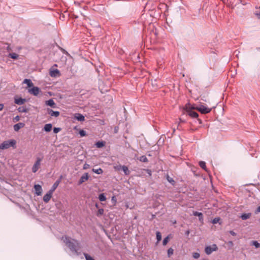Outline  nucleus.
Listing matches in <instances>:
<instances>
[{
    "label": "nucleus",
    "mask_w": 260,
    "mask_h": 260,
    "mask_svg": "<svg viewBox=\"0 0 260 260\" xmlns=\"http://www.w3.org/2000/svg\"><path fill=\"white\" fill-rule=\"evenodd\" d=\"M62 239L72 252L75 253L77 252V247L79 246V242L77 240L72 239L67 236H63Z\"/></svg>",
    "instance_id": "1"
},
{
    "label": "nucleus",
    "mask_w": 260,
    "mask_h": 260,
    "mask_svg": "<svg viewBox=\"0 0 260 260\" xmlns=\"http://www.w3.org/2000/svg\"><path fill=\"white\" fill-rule=\"evenodd\" d=\"M16 141L15 140H9L7 141H4L0 144L1 149H8L11 147H16Z\"/></svg>",
    "instance_id": "2"
},
{
    "label": "nucleus",
    "mask_w": 260,
    "mask_h": 260,
    "mask_svg": "<svg viewBox=\"0 0 260 260\" xmlns=\"http://www.w3.org/2000/svg\"><path fill=\"white\" fill-rule=\"evenodd\" d=\"M196 109L203 114L209 113L211 111V108H208L203 105H200L196 107Z\"/></svg>",
    "instance_id": "3"
},
{
    "label": "nucleus",
    "mask_w": 260,
    "mask_h": 260,
    "mask_svg": "<svg viewBox=\"0 0 260 260\" xmlns=\"http://www.w3.org/2000/svg\"><path fill=\"white\" fill-rule=\"evenodd\" d=\"M218 249L216 244H213L212 246H208L205 248V252L207 254H210L213 251H215Z\"/></svg>",
    "instance_id": "4"
},
{
    "label": "nucleus",
    "mask_w": 260,
    "mask_h": 260,
    "mask_svg": "<svg viewBox=\"0 0 260 260\" xmlns=\"http://www.w3.org/2000/svg\"><path fill=\"white\" fill-rule=\"evenodd\" d=\"M41 161L42 159L41 158L38 157L37 158V160L32 168V171L33 173H36L39 170L41 166Z\"/></svg>",
    "instance_id": "5"
},
{
    "label": "nucleus",
    "mask_w": 260,
    "mask_h": 260,
    "mask_svg": "<svg viewBox=\"0 0 260 260\" xmlns=\"http://www.w3.org/2000/svg\"><path fill=\"white\" fill-rule=\"evenodd\" d=\"M28 92L34 95H37L40 92V89L38 87L32 86V88L28 89Z\"/></svg>",
    "instance_id": "6"
},
{
    "label": "nucleus",
    "mask_w": 260,
    "mask_h": 260,
    "mask_svg": "<svg viewBox=\"0 0 260 260\" xmlns=\"http://www.w3.org/2000/svg\"><path fill=\"white\" fill-rule=\"evenodd\" d=\"M35 192L37 196H40L42 194V188L40 185L36 184L34 186Z\"/></svg>",
    "instance_id": "7"
},
{
    "label": "nucleus",
    "mask_w": 260,
    "mask_h": 260,
    "mask_svg": "<svg viewBox=\"0 0 260 260\" xmlns=\"http://www.w3.org/2000/svg\"><path fill=\"white\" fill-rule=\"evenodd\" d=\"M53 193L49 191L43 197V201L45 203H48L51 199Z\"/></svg>",
    "instance_id": "8"
},
{
    "label": "nucleus",
    "mask_w": 260,
    "mask_h": 260,
    "mask_svg": "<svg viewBox=\"0 0 260 260\" xmlns=\"http://www.w3.org/2000/svg\"><path fill=\"white\" fill-rule=\"evenodd\" d=\"M89 176L88 173H86L84 174L81 177L79 181V184H81L83 182H85L88 179Z\"/></svg>",
    "instance_id": "9"
},
{
    "label": "nucleus",
    "mask_w": 260,
    "mask_h": 260,
    "mask_svg": "<svg viewBox=\"0 0 260 260\" xmlns=\"http://www.w3.org/2000/svg\"><path fill=\"white\" fill-rule=\"evenodd\" d=\"M47 111L48 114L53 117H58L59 115V112L58 111H54L50 109H48Z\"/></svg>",
    "instance_id": "10"
},
{
    "label": "nucleus",
    "mask_w": 260,
    "mask_h": 260,
    "mask_svg": "<svg viewBox=\"0 0 260 260\" xmlns=\"http://www.w3.org/2000/svg\"><path fill=\"white\" fill-rule=\"evenodd\" d=\"M49 74L51 77H55L58 76L59 75V72L57 69L52 70H50Z\"/></svg>",
    "instance_id": "11"
},
{
    "label": "nucleus",
    "mask_w": 260,
    "mask_h": 260,
    "mask_svg": "<svg viewBox=\"0 0 260 260\" xmlns=\"http://www.w3.org/2000/svg\"><path fill=\"white\" fill-rule=\"evenodd\" d=\"M75 118L80 121H83L85 120L84 116L80 113H77L75 115Z\"/></svg>",
    "instance_id": "12"
},
{
    "label": "nucleus",
    "mask_w": 260,
    "mask_h": 260,
    "mask_svg": "<svg viewBox=\"0 0 260 260\" xmlns=\"http://www.w3.org/2000/svg\"><path fill=\"white\" fill-rule=\"evenodd\" d=\"M193 215L196 216H198L199 218V220L202 222H203V214L202 213L198 212L197 211H193Z\"/></svg>",
    "instance_id": "13"
},
{
    "label": "nucleus",
    "mask_w": 260,
    "mask_h": 260,
    "mask_svg": "<svg viewBox=\"0 0 260 260\" xmlns=\"http://www.w3.org/2000/svg\"><path fill=\"white\" fill-rule=\"evenodd\" d=\"M25 102V100L24 99H22L21 98L15 99V103L17 105H22Z\"/></svg>",
    "instance_id": "14"
},
{
    "label": "nucleus",
    "mask_w": 260,
    "mask_h": 260,
    "mask_svg": "<svg viewBox=\"0 0 260 260\" xmlns=\"http://www.w3.org/2000/svg\"><path fill=\"white\" fill-rule=\"evenodd\" d=\"M46 104L50 107L54 108L55 106V103L54 101L52 99H50L46 101Z\"/></svg>",
    "instance_id": "15"
},
{
    "label": "nucleus",
    "mask_w": 260,
    "mask_h": 260,
    "mask_svg": "<svg viewBox=\"0 0 260 260\" xmlns=\"http://www.w3.org/2000/svg\"><path fill=\"white\" fill-rule=\"evenodd\" d=\"M251 213H244L241 215L240 217L242 218V220H244L249 219L251 217Z\"/></svg>",
    "instance_id": "16"
},
{
    "label": "nucleus",
    "mask_w": 260,
    "mask_h": 260,
    "mask_svg": "<svg viewBox=\"0 0 260 260\" xmlns=\"http://www.w3.org/2000/svg\"><path fill=\"white\" fill-rule=\"evenodd\" d=\"M23 83L27 84L29 87H32L34 86L33 83L30 79H25L23 81Z\"/></svg>",
    "instance_id": "17"
},
{
    "label": "nucleus",
    "mask_w": 260,
    "mask_h": 260,
    "mask_svg": "<svg viewBox=\"0 0 260 260\" xmlns=\"http://www.w3.org/2000/svg\"><path fill=\"white\" fill-rule=\"evenodd\" d=\"M52 125L51 124H50V123L46 124L45 125V126L44 127V130L47 132H49L51 131V129H52Z\"/></svg>",
    "instance_id": "18"
},
{
    "label": "nucleus",
    "mask_w": 260,
    "mask_h": 260,
    "mask_svg": "<svg viewBox=\"0 0 260 260\" xmlns=\"http://www.w3.org/2000/svg\"><path fill=\"white\" fill-rule=\"evenodd\" d=\"M23 126V124L19 123L14 125V129L15 131H18Z\"/></svg>",
    "instance_id": "19"
},
{
    "label": "nucleus",
    "mask_w": 260,
    "mask_h": 260,
    "mask_svg": "<svg viewBox=\"0 0 260 260\" xmlns=\"http://www.w3.org/2000/svg\"><path fill=\"white\" fill-rule=\"evenodd\" d=\"M59 183V181H56L54 184L53 185H52V188L50 190H49L50 191L52 192V193H53V192L54 191V190L56 189V188H57V187L58 186V184Z\"/></svg>",
    "instance_id": "20"
},
{
    "label": "nucleus",
    "mask_w": 260,
    "mask_h": 260,
    "mask_svg": "<svg viewBox=\"0 0 260 260\" xmlns=\"http://www.w3.org/2000/svg\"><path fill=\"white\" fill-rule=\"evenodd\" d=\"M185 109L187 112L189 111H192L193 109H196V107L191 106L190 104H188L185 106Z\"/></svg>",
    "instance_id": "21"
},
{
    "label": "nucleus",
    "mask_w": 260,
    "mask_h": 260,
    "mask_svg": "<svg viewBox=\"0 0 260 260\" xmlns=\"http://www.w3.org/2000/svg\"><path fill=\"white\" fill-rule=\"evenodd\" d=\"M188 115L193 118H196L198 116V114L193 111H189V112H187Z\"/></svg>",
    "instance_id": "22"
},
{
    "label": "nucleus",
    "mask_w": 260,
    "mask_h": 260,
    "mask_svg": "<svg viewBox=\"0 0 260 260\" xmlns=\"http://www.w3.org/2000/svg\"><path fill=\"white\" fill-rule=\"evenodd\" d=\"M121 170H122V171L124 173V174L126 175H128L130 173V172L128 170V169L126 166H122V168Z\"/></svg>",
    "instance_id": "23"
},
{
    "label": "nucleus",
    "mask_w": 260,
    "mask_h": 260,
    "mask_svg": "<svg viewBox=\"0 0 260 260\" xmlns=\"http://www.w3.org/2000/svg\"><path fill=\"white\" fill-rule=\"evenodd\" d=\"M19 55L15 53H10L9 54V57L14 59H17L18 58Z\"/></svg>",
    "instance_id": "24"
},
{
    "label": "nucleus",
    "mask_w": 260,
    "mask_h": 260,
    "mask_svg": "<svg viewBox=\"0 0 260 260\" xmlns=\"http://www.w3.org/2000/svg\"><path fill=\"white\" fill-rule=\"evenodd\" d=\"M92 171L97 174H101L103 173V170L102 169L99 168L98 169H92Z\"/></svg>",
    "instance_id": "25"
},
{
    "label": "nucleus",
    "mask_w": 260,
    "mask_h": 260,
    "mask_svg": "<svg viewBox=\"0 0 260 260\" xmlns=\"http://www.w3.org/2000/svg\"><path fill=\"white\" fill-rule=\"evenodd\" d=\"M99 199L100 201H105L106 200V197L104 193H101L99 195Z\"/></svg>",
    "instance_id": "26"
},
{
    "label": "nucleus",
    "mask_w": 260,
    "mask_h": 260,
    "mask_svg": "<svg viewBox=\"0 0 260 260\" xmlns=\"http://www.w3.org/2000/svg\"><path fill=\"white\" fill-rule=\"evenodd\" d=\"M157 243L159 242L161 239V235L159 232H157L156 233Z\"/></svg>",
    "instance_id": "27"
},
{
    "label": "nucleus",
    "mask_w": 260,
    "mask_h": 260,
    "mask_svg": "<svg viewBox=\"0 0 260 260\" xmlns=\"http://www.w3.org/2000/svg\"><path fill=\"white\" fill-rule=\"evenodd\" d=\"M95 145L98 148H102L105 145V143L103 142L99 141L96 143Z\"/></svg>",
    "instance_id": "28"
},
{
    "label": "nucleus",
    "mask_w": 260,
    "mask_h": 260,
    "mask_svg": "<svg viewBox=\"0 0 260 260\" xmlns=\"http://www.w3.org/2000/svg\"><path fill=\"white\" fill-rule=\"evenodd\" d=\"M139 159L140 161H141L142 162H147L148 161V159H147L146 156L145 155L141 156L139 158Z\"/></svg>",
    "instance_id": "29"
},
{
    "label": "nucleus",
    "mask_w": 260,
    "mask_h": 260,
    "mask_svg": "<svg viewBox=\"0 0 260 260\" xmlns=\"http://www.w3.org/2000/svg\"><path fill=\"white\" fill-rule=\"evenodd\" d=\"M200 166L204 170H206V163L204 161H201L199 163Z\"/></svg>",
    "instance_id": "30"
},
{
    "label": "nucleus",
    "mask_w": 260,
    "mask_h": 260,
    "mask_svg": "<svg viewBox=\"0 0 260 260\" xmlns=\"http://www.w3.org/2000/svg\"><path fill=\"white\" fill-rule=\"evenodd\" d=\"M113 167H114V169H115V170H116V171H120L122 168V166H121L120 165H115V166H114Z\"/></svg>",
    "instance_id": "31"
},
{
    "label": "nucleus",
    "mask_w": 260,
    "mask_h": 260,
    "mask_svg": "<svg viewBox=\"0 0 260 260\" xmlns=\"http://www.w3.org/2000/svg\"><path fill=\"white\" fill-rule=\"evenodd\" d=\"M86 260H94L91 256L87 253H84Z\"/></svg>",
    "instance_id": "32"
},
{
    "label": "nucleus",
    "mask_w": 260,
    "mask_h": 260,
    "mask_svg": "<svg viewBox=\"0 0 260 260\" xmlns=\"http://www.w3.org/2000/svg\"><path fill=\"white\" fill-rule=\"evenodd\" d=\"M252 244L253 245H254L255 247V248H259V247H260V243H259L256 241H252Z\"/></svg>",
    "instance_id": "33"
},
{
    "label": "nucleus",
    "mask_w": 260,
    "mask_h": 260,
    "mask_svg": "<svg viewBox=\"0 0 260 260\" xmlns=\"http://www.w3.org/2000/svg\"><path fill=\"white\" fill-rule=\"evenodd\" d=\"M174 250L172 248H170L168 250V256L170 257L173 254Z\"/></svg>",
    "instance_id": "34"
},
{
    "label": "nucleus",
    "mask_w": 260,
    "mask_h": 260,
    "mask_svg": "<svg viewBox=\"0 0 260 260\" xmlns=\"http://www.w3.org/2000/svg\"><path fill=\"white\" fill-rule=\"evenodd\" d=\"M167 179L171 184H174V180H173V179L172 178L170 177L169 176L167 175Z\"/></svg>",
    "instance_id": "35"
},
{
    "label": "nucleus",
    "mask_w": 260,
    "mask_h": 260,
    "mask_svg": "<svg viewBox=\"0 0 260 260\" xmlns=\"http://www.w3.org/2000/svg\"><path fill=\"white\" fill-rule=\"evenodd\" d=\"M104 211L103 209H100L98 210V213L96 214L97 216H100L101 215H102L104 214Z\"/></svg>",
    "instance_id": "36"
},
{
    "label": "nucleus",
    "mask_w": 260,
    "mask_h": 260,
    "mask_svg": "<svg viewBox=\"0 0 260 260\" xmlns=\"http://www.w3.org/2000/svg\"><path fill=\"white\" fill-rule=\"evenodd\" d=\"M169 236H167L164 239L163 242H162V244L164 245H166L168 243V242H169Z\"/></svg>",
    "instance_id": "37"
},
{
    "label": "nucleus",
    "mask_w": 260,
    "mask_h": 260,
    "mask_svg": "<svg viewBox=\"0 0 260 260\" xmlns=\"http://www.w3.org/2000/svg\"><path fill=\"white\" fill-rule=\"evenodd\" d=\"M192 256H193V258H196V259H197V258H198L200 257V253H198V252H194V253H193V254H192Z\"/></svg>",
    "instance_id": "38"
},
{
    "label": "nucleus",
    "mask_w": 260,
    "mask_h": 260,
    "mask_svg": "<svg viewBox=\"0 0 260 260\" xmlns=\"http://www.w3.org/2000/svg\"><path fill=\"white\" fill-rule=\"evenodd\" d=\"M79 134L81 137H84L86 135V132L84 130H80L79 131Z\"/></svg>",
    "instance_id": "39"
},
{
    "label": "nucleus",
    "mask_w": 260,
    "mask_h": 260,
    "mask_svg": "<svg viewBox=\"0 0 260 260\" xmlns=\"http://www.w3.org/2000/svg\"><path fill=\"white\" fill-rule=\"evenodd\" d=\"M220 220V218H215L213 221H212V223L213 224H216L217 223H218Z\"/></svg>",
    "instance_id": "40"
},
{
    "label": "nucleus",
    "mask_w": 260,
    "mask_h": 260,
    "mask_svg": "<svg viewBox=\"0 0 260 260\" xmlns=\"http://www.w3.org/2000/svg\"><path fill=\"white\" fill-rule=\"evenodd\" d=\"M60 131V128L58 127H55L53 129V132L55 134L58 133Z\"/></svg>",
    "instance_id": "41"
},
{
    "label": "nucleus",
    "mask_w": 260,
    "mask_h": 260,
    "mask_svg": "<svg viewBox=\"0 0 260 260\" xmlns=\"http://www.w3.org/2000/svg\"><path fill=\"white\" fill-rule=\"evenodd\" d=\"M255 15L260 19V8L255 12Z\"/></svg>",
    "instance_id": "42"
},
{
    "label": "nucleus",
    "mask_w": 260,
    "mask_h": 260,
    "mask_svg": "<svg viewBox=\"0 0 260 260\" xmlns=\"http://www.w3.org/2000/svg\"><path fill=\"white\" fill-rule=\"evenodd\" d=\"M89 167V165L87 164H85L83 166V169L85 170L88 169Z\"/></svg>",
    "instance_id": "43"
},
{
    "label": "nucleus",
    "mask_w": 260,
    "mask_h": 260,
    "mask_svg": "<svg viewBox=\"0 0 260 260\" xmlns=\"http://www.w3.org/2000/svg\"><path fill=\"white\" fill-rule=\"evenodd\" d=\"M228 244L230 247H232L233 246V243L232 241H230L228 242Z\"/></svg>",
    "instance_id": "44"
},
{
    "label": "nucleus",
    "mask_w": 260,
    "mask_h": 260,
    "mask_svg": "<svg viewBox=\"0 0 260 260\" xmlns=\"http://www.w3.org/2000/svg\"><path fill=\"white\" fill-rule=\"evenodd\" d=\"M230 233L233 235V236H236V234L235 232H234L233 231H230Z\"/></svg>",
    "instance_id": "45"
},
{
    "label": "nucleus",
    "mask_w": 260,
    "mask_h": 260,
    "mask_svg": "<svg viewBox=\"0 0 260 260\" xmlns=\"http://www.w3.org/2000/svg\"><path fill=\"white\" fill-rule=\"evenodd\" d=\"M4 108V105L3 104H0V111H2Z\"/></svg>",
    "instance_id": "46"
},
{
    "label": "nucleus",
    "mask_w": 260,
    "mask_h": 260,
    "mask_svg": "<svg viewBox=\"0 0 260 260\" xmlns=\"http://www.w3.org/2000/svg\"><path fill=\"white\" fill-rule=\"evenodd\" d=\"M256 212H260V206H259L257 209V210H256Z\"/></svg>",
    "instance_id": "47"
},
{
    "label": "nucleus",
    "mask_w": 260,
    "mask_h": 260,
    "mask_svg": "<svg viewBox=\"0 0 260 260\" xmlns=\"http://www.w3.org/2000/svg\"><path fill=\"white\" fill-rule=\"evenodd\" d=\"M22 112H26V109H22V110L21 111Z\"/></svg>",
    "instance_id": "48"
},
{
    "label": "nucleus",
    "mask_w": 260,
    "mask_h": 260,
    "mask_svg": "<svg viewBox=\"0 0 260 260\" xmlns=\"http://www.w3.org/2000/svg\"><path fill=\"white\" fill-rule=\"evenodd\" d=\"M117 129H118V128H116V127H115V129H114V130H115V133H117Z\"/></svg>",
    "instance_id": "49"
},
{
    "label": "nucleus",
    "mask_w": 260,
    "mask_h": 260,
    "mask_svg": "<svg viewBox=\"0 0 260 260\" xmlns=\"http://www.w3.org/2000/svg\"><path fill=\"white\" fill-rule=\"evenodd\" d=\"M112 201H115V197H112Z\"/></svg>",
    "instance_id": "50"
},
{
    "label": "nucleus",
    "mask_w": 260,
    "mask_h": 260,
    "mask_svg": "<svg viewBox=\"0 0 260 260\" xmlns=\"http://www.w3.org/2000/svg\"><path fill=\"white\" fill-rule=\"evenodd\" d=\"M16 120H19V116H17V117H16Z\"/></svg>",
    "instance_id": "51"
},
{
    "label": "nucleus",
    "mask_w": 260,
    "mask_h": 260,
    "mask_svg": "<svg viewBox=\"0 0 260 260\" xmlns=\"http://www.w3.org/2000/svg\"><path fill=\"white\" fill-rule=\"evenodd\" d=\"M189 232L188 231H187V232H186V234H189Z\"/></svg>",
    "instance_id": "52"
},
{
    "label": "nucleus",
    "mask_w": 260,
    "mask_h": 260,
    "mask_svg": "<svg viewBox=\"0 0 260 260\" xmlns=\"http://www.w3.org/2000/svg\"><path fill=\"white\" fill-rule=\"evenodd\" d=\"M7 49H9V46H8Z\"/></svg>",
    "instance_id": "53"
}]
</instances>
